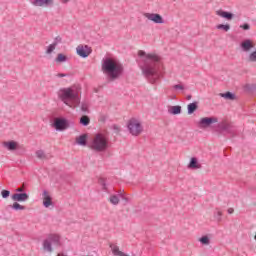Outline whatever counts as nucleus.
Listing matches in <instances>:
<instances>
[{"instance_id":"nucleus-1","label":"nucleus","mask_w":256,"mask_h":256,"mask_svg":"<svg viewBox=\"0 0 256 256\" xmlns=\"http://www.w3.org/2000/svg\"><path fill=\"white\" fill-rule=\"evenodd\" d=\"M138 57L142 58L139 64L142 75H144L147 81L152 85H155V83L159 81V70L157 69V65L159 61H161V57L157 54H147L143 50L138 51Z\"/></svg>"},{"instance_id":"nucleus-2","label":"nucleus","mask_w":256,"mask_h":256,"mask_svg":"<svg viewBox=\"0 0 256 256\" xmlns=\"http://www.w3.org/2000/svg\"><path fill=\"white\" fill-rule=\"evenodd\" d=\"M81 86L74 85L68 88H61L58 91V97L64 105L70 107V109H75L81 104Z\"/></svg>"},{"instance_id":"nucleus-3","label":"nucleus","mask_w":256,"mask_h":256,"mask_svg":"<svg viewBox=\"0 0 256 256\" xmlns=\"http://www.w3.org/2000/svg\"><path fill=\"white\" fill-rule=\"evenodd\" d=\"M102 71L108 74L109 81H115L123 75V64L111 58H106L102 64Z\"/></svg>"},{"instance_id":"nucleus-4","label":"nucleus","mask_w":256,"mask_h":256,"mask_svg":"<svg viewBox=\"0 0 256 256\" xmlns=\"http://www.w3.org/2000/svg\"><path fill=\"white\" fill-rule=\"evenodd\" d=\"M90 149L96 151V153H103L109 149V139L103 133H98L95 135L92 143L90 144Z\"/></svg>"},{"instance_id":"nucleus-5","label":"nucleus","mask_w":256,"mask_h":256,"mask_svg":"<svg viewBox=\"0 0 256 256\" xmlns=\"http://www.w3.org/2000/svg\"><path fill=\"white\" fill-rule=\"evenodd\" d=\"M61 245V237L57 234L49 235L42 243L44 253H53L54 247Z\"/></svg>"},{"instance_id":"nucleus-6","label":"nucleus","mask_w":256,"mask_h":256,"mask_svg":"<svg viewBox=\"0 0 256 256\" xmlns=\"http://www.w3.org/2000/svg\"><path fill=\"white\" fill-rule=\"evenodd\" d=\"M128 131L133 137H139L143 133V125L137 118H131L127 123Z\"/></svg>"},{"instance_id":"nucleus-7","label":"nucleus","mask_w":256,"mask_h":256,"mask_svg":"<svg viewBox=\"0 0 256 256\" xmlns=\"http://www.w3.org/2000/svg\"><path fill=\"white\" fill-rule=\"evenodd\" d=\"M73 125V121L67 120V118L63 117L55 118L53 123V127L56 131H66V129L73 127Z\"/></svg>"},{"instance_id":"nucleus-8","label":"nucleus","mask_w":256,"mask_h":256,"mask_svg":"<svg viewBox=\"0 0 256 256\" xmlns=\"http://www.w3.org/2000/svg\"><path fill=\"white\" fill-rule=\"evenodd\" d=\"M235 126L233 123L224 120L218 124V132L225 133L226 135H235Z\"/></svg>"},{"instance_id":"nucleus-9","label":"nucleus","mask_w":256,"mask_h":256,"mask_svg":"<svg viewBox=\"0 0 256 256\" xmlns=\"http://www.w3.org/2000/svg\"><path fill=\"white\" fill-rule=\"evenodd\" d=\"M213 123H219V118L217 117H204L201 118L198 122V125L201 129H207V127H211Z\"/></svg>"},{"instance_id":"nucleus-10","label":"nucleus","mask_w":256,"mask_h":256,"mask_svg":"<svg viewBox=\"0 0 256 256\" xmlns=\"http://www.w3.org/2000/svg\"><path fill=\"white\" fill-rule=\"evenodd\" d=\"M144 17L146 19H148V21H152L153 23H157V24H160V25L165 23V21L163 20V16H161V14L145 13Z\"/></svg>"},{"instance_id":"nucleus-11","label":"nucleus","mask_w":256,"mask_h":256,"mask_svg":"<svg viewBox=\"0 0 256 256\" xmlns=\"http://www.w3.org/2000/svg\"><path fill=\"white\" fill-rule=\"evenodd\" d=\"M76 53H77V55H79V57H82V59H87V57H89V55H91V48L87 45H85V46L79 45L76 48Z\"/></svg>"},{"instance_id":"nucleus-12","label":"nucleus","mask_w":256,"mask_h":256,"mask_svg":"<svg viewBox=\"0 0 256 256\" xmlns=\"http://www.w3.org/2000/svg\"><path fill=\"white\" fill-rule=\"evenodd\" d=\"M43 206L46 208L53 207V199L47 190H44L42 193Z\"/></svg>"},{"instance_id":"nucleus-13","label":"nucleus","mask_w":256,"mask_h":256,"mask_svg":"<svg viewBox=\"0 0 256 256\" xmlns=\"http://www.w3.org/2000/svg\"><path fill=\"white\" fill-rule=\"evenodd\" d=\"M53 3L54 0H34L32 5H34V7H51Z\"/></svg>"},{"instance_id":"nucleus-14","label":"nucleus","mask_w":256,"mask_h":256,"mask_svg":"<svg viewBox=\"0 0 256 256\" xmlns=\"http://www.w3.org/2000/svg\"><path fill=\"white\" fill-rule=\"evenodd\" d=\"M12 201H18L20 203L29 201V195L27 193H15L11 196Z\"/></svg>"},{"instance_id":"nucleus-15","label":"nucleus","mask_w":256,"mask_h":256,"mask_svg":"<svg viewBox=\"0 0 256 256\" xmlns=\"http://www.w3.org/2000/svg\"><path fill=\"white\" fill-rule=\"evenodd\" d=\"M240 47L242 51H244V53H249V51H251L254 46L253 42L250 39H246L240 44Z\"/></svg>"},{"instance_id":"nucleus-16","label":"nucleus","mask_w":256,"mask_h":256,"mask_svg":"<svg viewBox=\"0 0 256 256\" xmlns=\"http://www.w3.org/2000/svg\"><path fill=\"white\" fill-rule=\"evenodd\" d=\"M216 15H218V17H222L223 19H227V21H231L233 17H235L233 13L223 10H217Z\"/></svg>"},{"instance_id":"nucleus-17","label":"nucleus","mask_w":256,"mask_h":256,"mask_svg":"<svg viewBox=\"0 0 256 256\" xmlns=\"http://www.w3.org/2000/svg\"><path fill=\"white\" fill-rule=\"evenodd\" d=\"M3 147L7 149L8 151H16V149H19V143L16 141H8L3 143Z\"/></svg>"},{"instance_id":"nucleus-18","label":"nucleus","mask_w":256,"mask_h":256,"mask_svg":"<svg viewBox=\"0 0 256 256\" xmlns=\"http://www.w3.org/2000/svg\"><path fill=\"white\" fill-rule=\"evenodd\" d=\"M219 97H222L226 101H236L237 100V96L235 95V93L230 92V91H228L226 93H220Z\"/></svg>"},{"instance_id":"nucleus-19","label":"nucleus","mask_w":256,"mask_h":256,"mask_svg":"<svg viewBox=\"0 0 256 256\" xmlns=\"http://www.w3.org/2000/svg\"><path fill=\"white\" fill-rule=\"evenodd\" d=\"M188 169H201V164L199 163V160H197V158L195 157H192L188 164Z\"/></svg>"},{"instance_id":"nucleus-20","label":"nucleus","mask_w":256,"mask_h":256,"mask_svg":"<svg viewBox=\"0 0 256 256\" xmlns=\"http://www.w3.org/2000/svg\"><path fill=\"white\" fill-rule=\"evenodd\" d=\"M77 145H81L82 147H85L87 145V134H82L79 137L76 138Z\"/></svg>"},{"instance_id":"nucleus-21","label":"nucleus","mask_w":256,"mask_h":256,"mask_svg":"<svg viewBox=\"0 0 256 256\" xmlns=\"http://www.w3.org/2000/svg\"><path fill=\"white\" fill-rule=\"evenodd\" d=\"M168 113H170V115H181V106L176 105V106L170 107L168 109Z\"/></svg>"},{"instance_id":"nucleus-22","label":"nucleus","mask_w":256,"mask_h":256,"mask_svg":"<svg viewBox=\"0 0 256 256\" xmlns=\"http://www.w3.org/2000/svg\"><path fill=\"white\" fill-rule=\"evenodd\" d=\"M188 115H193V113H195L196 109H199L198 103L197 102H193L188 104Z\"/></svg>"},{"instance_id":"nucleus-23","label":"nucleus","mask_w":256,"mask_h":256,"mask_svg":"<svg viewBox=\"0 0 256 256\" xmlns=\"http://www.w3.org/2000/svg\"><path fill=\"white\" fill-rule=\"evenodd\" d=\"M11 209L14 211H25L26 207L19 204L17 201L13 203V205H10Z\"/></svg>"},{"instance_id":"nucleus-24","label":"nucleus","mask_w":256,"mask_h":256,"mask_svg":"<svg viewBox=\"0 0 256 256\" xmlns=\"http://www.w3.org/2000/svg\"><path fill=\"white\" fill-rule=\"evenodd\" d=\"M89 123H91V119L89 118V116L84 115L80 118V125L87 127V125H89Z\"/></svg>"},{"instance_id":"nucleus-25","label":"nucleus","mask_w":256,"mask_h":256,"mask_svg":"<svg viewBox=\"0 0 256 256\" xmlns=\"http://www.w3.org/2000/svg\"><path fill=\"white\" fill-rule=\"evenodd\" d=\"M119 194L118 195H111L110 197H109V202L111 203V205H119V201H120V199H119Z\"/></svg>"},{"instance_id":"nucleus-26","label":"nucleus","mask_w":256,"mask_h":256,"mask_svg":"<svg viewBox=\"0 0 256 256\" xmlns=\"http://www.w3.org/2000/svg\"><path fill=\"white\" fill-rule=\"evenodd\" d=\"M67 61V56L65 54L59 53L55 58L56 63H65Z\"/></svg>"},{"instance_id":"nucleus-27","label":"nucleus","mask_w":256,"mask_h":256,"mask_svg":"<svg viewBox=\"0 0 256 256\" xmlns=\"http://www.w3.org/2000/svg\"><path fill=\"white\" fill-rule=\"evenodd\" d=\"M80 109L82 113H89V102H82Z\"/></svg>"},{"instance_id":"nucleus-28","label":"nucleus","mask_w":256,"mask_h":256,"mask_svg":"<svg viewBox=\"0 0 256 256\" xmlns=\"http://www.w3.org/2000/svg\"><path fill=\"white\" fill-rule=\"evenodd\" d=\"M216 29L227 32L231 29V25H229V24H219V25L216 26Z\"/></svg>"},{"instance_id":"nucleus-29","label":"nucleus","mask_w":256,"mask_h":256,"mask_svg":"<svg viewBox=\"0 0 256 256\" xmlns=\"http://www.w3.org/2000/svg\"><path fill=\"white\" fill-rule=\"evenodd\" d=\"M199 241L202 245H209L211 243L209 236H202L201 238H199Z\"/></svg>"},{"instance_id":"nucleus-30","label":"nucleus","mask_w":256,"mask_h":256,"mask_svg":"<svg viewBox=\"0 0 256 256\" xmlns=\"http://www.w3.org/2000/svg\"><path fill=\"white\" fill-rule=\"evenodd\" d=\"M36 157L38 159H47V155H45V152L43 150L36 151Z\"/></svg>"},{"instance_id":"nucleus-31","label":"nucleus","mask_w":256,"mask_h":256,"mask_svg":"<svg viewBox=\"0 0 256 256\" xmlns=\"http://www.w3.org/2000/svg\"><path fill=\"white\" fill-rule=\"evenodd\" d=\"M63 42V38L61 36H56L52 45L57 48V45L61 44Z\"/></svg>"},{"instance_id":"nucleus-32","label":"nucleus","mask_w":256,"mask_h":256,"mask_svg":"<svg viewBox=\"0 0 256 256\" xmlns=\"http://www.w3.org/2000/svg\"><path fill=\"white\" fill-rule=\"evenodd\" d=\"M56 49L55 46H53V44H50L47 49H46V55H51V53H53V51Z\"/></svg>"},{"instance_id":"nucleus-33","label":"nucleus","mask_w":256,"mask_h":256,"mask_svg":"<svg viewBox=\"0 0 256 256\" xmlns=\"http://www.w3.org/2000/svg\"><path fill=\"white\" fill-rule=\"evenodd\" d=\"M173 89H175V91H184L185 90V86H183V84H175L173 86Z\"/></svg>"},{"instance_id":"nucleus-34","label":"nucleus","mask_w":256,"mask_h":256,"mask_svg":"<svg viewBox=\"0 0 256 256\" xmlns=\"http://www.w3.org/2000/svg\"><path fill=\"white\" fill-rule=\"evenodd\" d=\"M9 195H11V191L9 190H2L1 191V196L3 199H7L9 197Z\"/></svg>"},{"instance_id":"nucleus-35","label":"nucleus","mask_w":256,"mask_h":256,"mask_svg":"<svg viewBox=\"0 0 256 256\" xmlns=\"http://www.w3.org/2000/svg\"><path fill=\"white\" fill-rule=\"evenodd\" d=\"M99 183H100V185L102 186V189H103L104 191H107V183H106L105 179L100 178V179H99Z\"/></svg>"},{"instance_id":"nucleus-36","label":"nucleus","mask_w":256,"mask_h":256,"mask_svg":"<svg viewBox=\"0 0 256 256\" xmlns=\"http://www.w3.org/2000/svg\"><path fill=\"white\" fill-rule=\"evenodd\" d=\"M216 220L218 221V223H221V217H223V212L218 211L215 215Z\"/></svg>"},{"instance_id":"nucleus-37","label":"nucleus","mask_w":256,"mask_h":256,"mask_svg":"<svg viewBox=\"0 0 256 256\" xmlns=\"http://www.w3.org/2000/svg\"><path fill=\"white\" fill-rule=\"evenodd\" d=\"M240 29H244V31H249V29H251V25L245 23L240 25Z\"/></svg>"},{"instance_id":"nucleus-38","label":"nucleus","mask_w":256,"mask_h":256,"mask_svg":"<svg viewBox=\"0 0 256 256\" xmlns=\"http://www.w3.org/2000/svg\"><path fill=\"white\" fill-rule=\"evenodd\" d=\"M112 128H113L114 133H116V134L120 133V131H121V128L117 124H114L112 126Z\"/></svg>"},{"instance_id":"nucleus-39","label":"nucleus","mask_w":256,"mask_h":256,"mask_svg":"<svg viewBox=\"0 0 256 256\" xmlns=\"http://www.w3.org/2000/svg\"><path fill=\"white\" fill-rule=\"evenodd\" d=\"M23 191H25V188H23V187H19L16 189L17 193H23Z\"/></svg>"},{"instance_id":"nucleus-40","label":"nucleus","mask_w":256,"mask_h":256,"mask_svg":"<svg viewBox=\"0 0 256 256\" xmlns=\"http://www.w3.org/2000/svg\"><path fill=\"white\" fill-rule=\"evenodd\" d=\"M227 211H228L229 215H233L235 210L233 208H229Z\"/></svg>"},{"instance_id":"nucleus-41","label":"nucleus","mask_w":256,"mask_h":256,"mask_svg":"<svg viewBox=\"0 0 256 256\" xmlns=\"http://www.w3.org/2000/svg\"><path fill=\"white\" fill-rule=\"evenodd\" d=\"M56 77H67V74L58 73V74L56 75Z\"/></svg>"},{"instance_id":"nucleus-42","label":"nucleus","mask_w":256,"mask_h":256,"mask_svg":"<svg viewBox=\"0 0 256 256\" xmlns=\"http://www.w3.org/2000/svg\"><path fill=\"white\" fill-rule=\"evenodd\" d=\"M119 197H121V199H124V201H128L127 198L123 197V194L121 192H119Z\"/></svg>"},{"instance_id":"nucleus-43","label":"nucleus","mask_w":256,"mask_h":256,"mask_svg":"<svg viewBox=\"0 0 256 256\" xmlns=\"http://www.w3.org/2000/svg\"><path fill=\"white\" fill-rule=\"evenodd\" d=\"M191 99H192V96H191V95H188V96H187V101H191Z\"/></svg>"},{"instance_id":"nucleus-44","label":"nucleus","mask_w":256,"mask_h":256,"mask_svg":"<svg viewBox=\"0 0 256 256\" xmlns=\"http://www.w3.org/2000/svg\"><path fill=\"white\" fill-rule=\"evenodd\" d=\"M64 1H66V2H67V1H69V0H64Z\"/></svg>"}]
</instances>
